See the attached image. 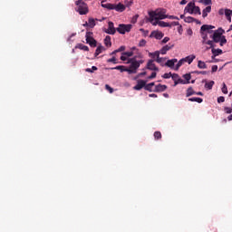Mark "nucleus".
I'll use <instances>...</instances> for the list:
<instances>
[{"label":"nucleus","mask_w":232,"mask_h":232,"mask_svg":"<svg viewBox=\"0 0 232 232\" xmlns=\"http://www.w3.org/2000/svg\"><path fill=\"white\" fill-rule=\"evenodd\" d=\"M149 21H160L162 19H168V14H166V9H156L149 13Z\"/></svg>","instance_id":"1"},{"label":"nucleus","mask_w":232,"mask_h":232,"mask_svg":"<svg viewBox=\"0 0 232 232\" xmlns=\"http://www.w3.org/2000/svg\"><path fill=\"white\" fill-rule=\"evenodd\" d=\"M128 63L130 64V66L129 68H127V72L129 73V75H131L133 73H137V70H139V68H140V65L144 63V60L137 61V59L135 58H130Z\"/></svg>","instance_id":"2"},{"label":"nucleus","mask_w":232,"mask_h":232,"mask_svg":"<svg viewBox=\"0 0 232 232\" xmlns=\"http://www.w3.org/2000/svg\"><path fill=\"white\" fill-rule=\"evenodd\" d=\"M75 5L77 6L76 12L80 14V15H86L88 14V5L82 0H78L75 2Z\"/></svg>","instance_id":"3"},{"label":"nucleus","mask_w":232,"mask_h":232,"mask_svg":"<svg viewBox=\"0 0 232 232\" xmlns=\"http://www.w3.org/2000/svg\"><path fill=\"white\" fill-rule=\"evenodd\" d=\"M131 28H133V25L130 24H120L119 26L116 28V32H119L121 35H124V34L131 32Z\"/></svg>","instance_id":"4"},{"label":"nucleus","mask_w":232,"mask_h":232,"mask_svg":"<svg viewBox=\"0 0 232 232\" xmlns=\"http://www.w3.org/2000/svg\"><path fill=\"white\" fill-rule=\"evenodd\" d=\"M92 35H93V33L92 32H87L85 34L86 37V43L87 44H90V46H92V48L97 47V40L93 39V37H92Z\"/></svg>","instance_id":"5"},{"label":"nucleus","mask_w":232,"mask_h":232,"mask_svg":"<svg viewBox=\"0 0 232 232\" xmlns=\"http://www.w3.org/2000/svg\"><path fill=\"white\" fill-rule=\"evenodd\" d=\"M117 33V29L115 28L113 22L108 23V29L105 30V34H109V35H115Z\"/></svg>","instance_id":"6"},{"label":"nucleus","mask_w":232,"mask_h":232,"mask_svg":"<svg viewBox=\"0 0 232 232\" xmlns=\"http://www.w3.org/2000/svg\"><path fill=\"white\" fill-rule=\"evenodd\" d=\"M213 28L215 26L209 24H203L200 28V32H205V34H213Z\"/></svg>","instance_id":"7"},{"label":"nucleus","mask_w":232,"mask_h":232,"mask_svg":"<svg viewBox=\"0 0 232 232\" xmlns=\"http://www.w3.org/2000/svg\"><path fill=\"white\" fill-rule=\"evenodd\" d=\"M147 70H150L151 72H159L157 65L153 60H150L147 63Z\"/></svg>","instance_id":"8"},{"label":"nucleus","mask_w":232,"mask_h":232,"mask_svg":"<svg viewBox=\"0 0 232 232\" xmlns=\"http://www.w3.org/2000/svg\"><path fill=\"white\" fill-rule=\"evenodd\" d=\"M146 86V81L144 80H139L137 84L133 87V90H136L137 92L142 90Z\"/></svg>","instance_id":"9"},{"label":"nucleus","mask_w":232,"mask_h":232,"mask_svg":"<svg viewBox=\"0 0 232 232\" xmlns=\"http://www.w3.org/2000/svg\"><path fill=\"white\" fill-rule=\"evenodd\" d=\"M150 37H155V39L160 40L164 37V33L160 31H153L151 32Z\"/></svg>","instance_id":"10"},{"label":"nucleus","mask_w":232,"mask_h":232,"mask_svg":"<svg viewBox=\"0 0 232 232\" xmlns=\"http://www.w3.org/2000/svg\"><path fill=\"white\" fill-rule=\"evenodd\" d=\"M194 6H195V2H190V3H188V4L186 5L185 9H184L185 14H186V13H187V14H193V8H194Z\"/></svg>","instance_id":"11"},{"label":"nucleus","mask_w":232,"mask_h":232,"mask_svg":"<svg viewBox=\"0 0 232 232\" xmlns=\"http://www.w3.org/2000/svg\"><path fill=\"white\" fill-rule=\"evenodd\" d=\"M175 45L174 44H169L165 46H163L160 50V53L161 55H166V53H168V52H169V50H171V48H173Z\"/></svg>","instance_id":"12"},{"label":"nucleus","mask_w":232,"mask_h":232,"mask_svg":"<svg viewBox=\"0 0 232 232\" xmlns=\"http://www.w3.org/2000/svg\"><path fill=\"white\" fill-rule=\"evenodd\" d=\"M166 90H168V86L167 85H162V84H158L155 86V90H153V92H155L156 93H159L160 92H166Z\"/></svg>","instance_id":"13"},{"label":"nucleus","mask_w":232,"mask_h":232,"mask_svg":"<svg viewBox=\"0 0 232 232\" xmlns=\"http://www.w3.org/2000/svg\"><path fill=\"white\" fill-rule=\"evenodd\" d=\"M202 82H205L206 90H213V86H215L214 81L208 82L206 80H203Z\"/></svg>","instance_id":"14"},{"label":"nucleus","mask_w":232,"mask_h":232,"mask_svg":"<svg viewBox=\"0 0 232 232\" xmlns=\"http://www.w3.org/2000/svg\"><path fill=\"white\" fill-rule=\"evenodd\" d=\"M222 34L218 33V32H214L213 35H212V39L214 41V43H220V39H221Z\"/></svg>","instance_id":"15"},{"label":"nucleus","mask_w":232,"mask_h":232,"mask_svg":"<svg viewBox=\"0 0 232 232\" xmlns=\"http://www.w3.org/2000/svg\"><path fill=\"white\" fill-rule=\"evenodd\" d=\"M114 10H116V12H124V10H126V5L119 3L118 5H114Z\"/></svg>","instance_id":"16"},{"label":"nucleus","mask_w":232,"mask_h":232,"mask_svg":"<svg viewBox=\"0 0 232 232\" xmlns=\"http://www.w3.org/2000/svg\"><path fill=\"white\" fill-rule=\"evenodd\" d=\"M104 50H106V48H104V46L99 45L96 48V51L94 53V57H97L98 55H101V53H102V52H104Z\"/></svg>","instance_id":"17"},{"label":"nucleus","mask_w":232,"mask_h":232,"mask_svg":"<svg viewBox=\"0 0 232 232\" xmlns=\"http://www.w3.org/2000/svg\"><path fill=\"white\" fill-rule=\"evenodd\" d=\"M75 48L78 50H83V52H90V48L82 44H77Z\"/></svg>","instance_id":"18"},{"label":"nucleus","mask_w":232,"mask_h":232,"mask_svg":"<svg viewBox=\"0 0 232 232\" xmlns=\"http://www.w3.org/2000/svg\"><path fill=\"white\" fill-rule=\"evenodd\" d=\"M175 63H178V60L175 58L168 60L167 63H165V66H168L169 68H173L175 66Z\"/></svg>","instance_id":"19"},{"label":"nucleus","mask_w":232,"mask_h":232,"mask_svg":"<svg viewBox=\"0 0 232 232\" xmlns=\"http://www.w3.org/2000/svg\"><path fill=\"white\" fill-rule=\"evenodd\" d=\"M196 57L197 56H195V54H191V55H188V56L183 58V60H185V63L191 64V63H193V61H195Z\"/></svg>","instance_id":"20"},{"label":"nucleus","mask_w":232,"mask_h":232,"mask_svg":"<svg viewBox=\"0 0 232 232\" xmlns=\"http://www.w3.org/2000/svg\"><path fill=\"white\" fill-rule=\"evenodd\" d=\"M211 13V5H208L205 9H203L202 11V17L204 19H206V16L208 15V14Z\"/></svg>","instance_id":"21"},{"label":"nucleus","mask_w":232,"mask_h":232,"mask_svg":"<svg viewBox=\"0 0 232 232\" xmlns=\"http://www.w3.org/2000/svg\"><path fill=\"white\" fill-rule=\"evenodd\" d=\"M212 59H215V57H217L218 55H221L222 53V49H215V48H212Z\"/></svg>","instance_id":"22"},{"label":"nucleus","mask_w":232,"mask_h":232,"mask_svg":"<svg viewBox=\"0 0 232 232\" xmlns=\"http://www.w3.org/2000/svg\"><path fill=\"white\" fill-rule=\"evenodd\" d=\"M104 44L107 46V48H111V36L107 35L104 39Z\"/></svg>","instance_id":"23"},{"label":"nucleus","mask_w":232,"mask_h":232,"mask_svg":"<svg viewBox=\"0 0 232 232\" xmlns=\"http://www.w3.org/2000/svg\"><path fill=\"white\" fill-rule=\"evenodd\" d=\"M102 8H107V10H115V4H102Z\"/></svg>","instance_id":"24"},{"label":"nucleus","mask_w":232,"mask_h":232,"mask_svg":"<svg viewBox=\"0 0 232 232\" xmlns=\"http://www.w3.org/2000/svg\"><path fill=\"white\" fill-rule=\"evenodd\" d=\"M153 86H155V82H150L148 84L145 83L144 90H146L147 92H153Z\"/></svg>","instance_id":"25"},{"label":"nucleus","mask_w":232,"mask_h":232,"mask_svg":"<svg viewBox=\"0 0 232 232\" xmlns=\"http://www.w3.org/2000/svg\"><path fill=\"white\" fill-rule=\"evenodd\" d=\"M95 21H99L98 19H93V18H89L88 23H89V28H95Z\"/></svg>","instance_id":"26"},{"label":"nucleus","mask_w":232,"mask_h":232,"mask_svg":"<svg viewBox=\"0 0 232 232\" xmlns=\"http://www.w3.org/2000/svg\"><path fill=\"white\" fill-rule=\"evenodd\" d=\"M111 70H119L120 72H128V68H126L124 65H118L116 67L111 68Z\"/></svg>","instance_id":"27"},{"label":"nucleus","mask_w":232,"mask_h":232,"mask_svg":"<svg viewBox=\"0 0 232 232\" xmlns=\"http://www.w3.org/2000/svg\"><path fill=\"white\" fill-rule=\"evenodd\" d=\"M198 68H199V70H206V68H208V65L206 64V63L199 60L198 62Z\"/></svg>","instance_id":"28"},{"label":"nucleus","mask_w":232,"mask_h":232,"mask_svg":"<svg viewBox=\"0 0 232 232\" xmlns=\"http://www.w3.org/2000/svg\"><path fill=\"white\" fill-rule=\"evenodd\" d=\"M196 92H194L193 87H188L186 92V97H191V95H195Z\"/></svg>","instance_id":"29"},{"label":"nucleus","mask_w":232,"mask_h":232,"mask_svg":"<svg viewBox=\"0 0 232 232\" xmlns=\"http://www.w3.org/2000/svg\"><path fill=\"white\" fill-rule=\"evenodd\" d=\"M159 26H161V28H171L169 23H166L164 21H160Z\"/></svg>","instance_id":"30"},{"label":"nucleus","mask_w":232,"mask_h":232,"mask_svg":"<svg viewBox=\"0 0 232 232\" xmlns=\"http://www.w3.org/2000/svg\"><path fill=\"white\" fill-rule=\"evenodd\" d=\"M225 15L229 23H231V9H225Z\"/></svg>","instance_id":"31"},{"label":"nucleus","mask_w":232,"mask_h":232,"mask_svg":"<svg viewBox=\"0 0 232 232\" xmlns=\"http://www.w3.org/2000/svg\"><path fill=\"white\" fill-rule=\"evenodd\" d=\"M192 12H193V14H198V15L202 14V13L200 12V7L195 5V4H194V8H193Z\"/></svg>","instance_id":"32"},{"label":"nucleus","mask_w":232,"mask_h":232,"mask_svg":"<svg viewBox=\"0 0 232 232\" xmlns=\"http://www.w3.org/2000/svg\"><path fill=\"white\" fill-rule=\"evenodd\" d=\"M150 57H152L153 59H159V57H160V52L156 51L154 53H150Z\"/></svg>","instance_id":"33"},{"label":"nucleus","mask_w":232,"mask_h":232,"mask_svg":"<svg viewBox=\"0 0 232 232\" xmlns=\"http://www.w3.org/2000/svg\"><path fill=\"white\" fill-rule=\"evenodd\" d=\"M195 21H197V19L192 16H187L184 18L185 23H195Z\"/></svg>","instance_id":"34"},{"label":"nucleus","mask_w":232,"mask_h":232,"mask_svg":"<svg viewBox=\"0 0 232 232\" xmlns=\"http://www.w3.org/2000/svg\"><path fill=\"white\" fill-rule=\"evenodd\" d=\"M154 139H155V140H160V139H162V133H160V131H155Z\"/></svg>","instance_id":"35"},{"label":"nucleus","mask_w":232,"mask_h":232,"mask_svg":"<svg viewBox=\"0 0 232 232\" xmlns=\"http://www.w3.org/2000/svg\"><path fill=\"white\" fill-rule=\"evenodd\" d=\"M200 34L203 39L202 43H206V41H208V33H205L204 31H200Z\"/></svg>","instance_id":"36"},{"label":"nucleus","mask_w":232,"mask_h":232,"mask_svg":"<svg viewBox=\"0 0 232 232\" xmlns=\"http://www.w3.org/2000/svg\"><path fill=\"white\" fill-rule=\"evenodd\" d=\"M199 3H202V5H205V6H209V5L213 4L211 0H199Z\"/></svg>","instance_id":"37"},{"label":"nucleus","mask_w":232,"mask_h":232,"mask_svg":"<svg viewBox=\"0 0 232 232\" xmlns=\"http://www.w3.org/2000/svg\"><path fill=\"white\" fill-rule=\"evenodd\" d=\"M98 68L97 66H92L91 69L87 68L85 69V72H87L88 73H93V72H97Z\"/></svg>","instance_id":"38"},{"label":"nucleus","mask_w":232,"mask_h":232,"mask_svg":"<svg viewBox=\"0 0 232 232\" xmlns=\"http://www.w3.org/2000/svg\"><path fill=\"white\" fill-rule=\"evenodd\" d=\"M183 79H185V82H189L191 81V74L190 73H186L183 75Z\"/></svg>","instance_id":"39"},{"label":"nucleus","mask_w":232,"mask_h":232,"mask_svg":"<svg viewBox=\"0 0 232 232\" xmlns=\"http://www.w3.org/2000/svg\"><path fill=\"white\" fill-rule=\"evenodd\" d=\"M184 63H186V60H184V58H182L181 60H179L176 65V70H179V68H180V66H182V64H184Z\"/></svg>","instance_id":"40"},{"label":"nucleus","mask_w":232,"mask_h":232,"mask_svg":"<svg viewBox=\"0 0 232 232\" xmlns=\"http://www.w3.org/2000/svg\"><path fill=\"white\" fill-rule=\"evenodd\" d=\"M214 41L208 40V41H205V43H203V44H208V46H210V48H215V44H213Z\"/></svg>","instance_id":"41"},{"label":"nucleus","mask_w":232,"mask_h":232,"mask_svg":"<svg viewBox=\"0 0 232 232\" xmlns=\"http://www.w3.org/2000/svg\"><path fill=\"white\" fill-rule=\"evenodd\" d=\"M220 46H224L226 43H227V40L226 39V36H222L221 39H219Z\"/></svg>","instance_id":"42"},{"label":"nucleus","mask_w":232,"mask_h":232,"mask_svg":"<svg viewBox=\"0 0 232 232\" xmlns=\"http://www.w3.org/2000/svg\"><path fill=\"white\" fill-rule=\"evenodd\" d=\"M221 92H222V93L227 95V85H226V83H223V87L221 88Z\"/></svg>","instance_id":"43"},{"label":"nucleus","mask_w":232,"mask_h":232,"mask_svg":"<svg viewBox=\"0 0 232 232\" xmlns=\"http://www.w3.org/2000/svg\"><path fill=\"white\" fill-rule=\"evenodd\" d=\"M190 82H186L185 80H182L181 78L178 79V84H189Z\"/></svg>","instance_id":"44"},{"label":"nucleus","mask_w":232,"mask_h":232,"mask_svg":"<svg viewBox=\"0 0 232 232\" xmlns=\"http://www.w3.org/2000/svg\"><path fill=\"white\" fill-rule=\"evenodd\" d=\"M107 63H113V64H117V58L113 56L112 58L108 59Z\"/></svg>","instance_id":"45"},{"label":"nucleus","mask_w":232,"mask_h":232,"mask_svg":"<svg viewBox=\"0 0 232 232\" xmlns=\"http://www.w3.org/2000/svg\"><path fill=\"white\" fill-rule=\"evenodd\" d=\"M171 72H166L162 75L163 79H169L171 78Z\"/></svg>","instance_id":"46"},{"label":"nucleus","mask_w":232,"mask_h":232,"mask_svg":"<svg viewBox=\"0 0 232 232\" xmlns=\"http://www.w3.org/2000/svg\"><path fill=\"white\" fill-rule=\"evenodd\" d=\"M105 89L110 92L113 93V88H111L109 84L105 85Z\"/></svg>","instance_id":"47"},{"label":"nucleus","mask_w":232,"mask_h":232,"mask_svg":"<svg viewBox=\"0 0 232 232\" xmlns=\"http://www.w3.org/2000/svg\"><path fill=\"white\" fill-rule=\"evenodd\" d=\"M139 46L140 47L146 46V40H144V39L140 40V43H139Z\"/></svg>","instance_id":"48"},{"label":"nucleus","mask_w":232,"mask_h":232,"mask_svg":"<svg viewBox=\"0 0 232 232\" xmlns=\"http://www.w3.org/2000/svg\"><path fill=\"white\" fill-rule=\"evenodd\" d=\"M122 55H126L127 57H132L133 52H125V53H122Z\"/></svg>","instance_id":"49"},{"label":"nucleus","mask_w":232,"mask_h":232,"mask_svg":"<svg viewBox=\"0 0 232 232\" xmlns=\"http://www.w3.org/2000/svg\"><path fill=\"white\" fill-rule=\"evenodd\" d=\"M171 78H172V80L173 81H179V74H177V73H173V74H171V76H170Z\"/></svg>","instance_id":"50"},{"label":"nucleus","mask_w":232,"mask_h":232,"mask_svg":"<svg viewBox=\"0 0 232 232\" xmlns=\"http://www.w3.org/2000/svg\"><path fill=\"white\" fill-rule=\"evenodd\" d=\"M155 77H157V72H151V75L148 76V79L150 81H151V79H155Z\"/></svg>","instance_id":"51"},{"label":"nucleus","mask_w":232,"mask_h":232,"mask_svg":"<svg viewBox=\"0 0 232 232\" xmlns=\"http://www.w3.org/2000/svg\"><path fill=\"white\" fill-rule=\"evenodd\" d=\"M226 98H224V96H220L218 98V102L220 104V102H225Z\"/></svg>","instance_id":"52"},{"label":"nucleus","mask_w":232,"mask_h":232,"mask_svg":"<svg viewBox=\"0 0 232 232\" xmlns=\"http://www.w3.org/2000/svg\"><path fill=\"white\" fill-rule=\"evenodd\" d=\"M124 50H126V46H124V45H121L119 49H116L118 53H119V52H124Z\"/></svg>","instance_id":"53"},{"label":"nucleus","mask_w":232,"mask_h":232,"mask_svg":"<svg viewBox=\"0 0 232 232\" xmlns=\"http://www.w3.org/2000/svg\"><path fill=\"white\" fill-rule=\"evenodd\" d=\"M150 23H151V24H152L153 26H157V24H159V23H160V21H159V20H153L152 22L150 21Z\"/></svg>","instance_id":"54"},{"label":"nucleus","mask_w":232,"mask_h":232,"mask_svg":"<svg viewBox=\"0 0 232 232\" xmlns=\"http://www.w3.org/2000/svg\"><path fill=\"white\" fill-rule=\"evenodd\" d=\"M225 111H226V113H231L232 112V109L230 108V107H225Z\"/></svg>","instance_id":"55"},{"label":"nucleus","mask_w":232,"mask_h":232,"mask_svg":"<svg viewBox=\"0 0 232 232\" xmlns=\"http://www.w3.org/2000/svg\"><path fill=\"white\" fill-rule=\"evenodd\" d=\"M169 37H165L162 41H161V44H166V43H169Z\"/></svg>","instance_id":"56"},{"label":"nucleus","mask_w":232,"mask_h":232,"mask_svg":"<svg viewBox=\"0 0 232 232\" xmlns=\"http://www.w3.org/2000/svg\"><path fill=\"white\" fill-rule=\"evenodd\" d=\"M167 19H176L177 21H179V17L175 15H167Z\"/></svg>","instance_id":"57"},{"label":"nucleus","mask_w":232,"mask_h":232,"mask_svg":"<svg viewBox=\"0 0 232 232\" xmlns=\"http://www.w3.org/2000/svg\"><path fill=\"white\" fill-rule=\"evenodd\" d=\"M146 72H140L137 76H136V79H139L140 77H144V75H146Z\"/></svg>","instance_id":"58"},{"label":"nucleus","mask_w":232,"mask_h":232,"mask_svg":"<svg viewBox=\"0 0 232 232\" xmlns=\"http://www.w3.org/2000/svg\"><path fill=\"white\" fill-rule=\"evenodd\" d=\"M178 32H179V35H182V32H183L182 25H180V24L179 25Z\"/></svg>","instance_id":"59"},{"label":"nucleus","mask_w":232,"mask_h":232,"mask_svg":"<svg viewBox=\"0 0 232 232\" xmlns=\"http://www.w3.org/2000/svg\"><path fill=\"white\" fill-rule=\"evenodd\" d=\"M170 27L171 26H179L180 24L179 22H172L171 24H169Z\"/></svg>","instance_id":"60"},{"label":"nucleus","mask_w":232,"mask_h":232,"mask_svg":"<svg viewBox=\"0 0 232 232\" xmlns=\"http://www.w3.org/2000/svg\"><path fill=\"white\" fill-rule=\"evenodd\" d=\"M121 61H128V56L122 54V55L121 56Z\"/></svg>","instance_id":"61"},{"label":"nucleus","mask_w":232,"mask_h":232,"mask_svg":"<svg viewBox=\"0 0 232 232\" xmlns=\"http://www.w3.org/2000/svg\"><path fill=\"white\" fill-rule=\"evenodd\" d=\"M217 70H218V65H213L212 66V72H217Z\"/></svg>","instance_id":"62"},{"label":"nucleus","mask_w":232,"mask_h":232,"mask_svg":"<svg viewBox=\"0 0 232 232\" xmlns=\"http://www.w3.org/2000/svg\"><path fill=\"white\" fill-rule=\"evenodd\" d=\"M162 61H164V58H160V56L156 59L159 63H162Z\"/></svg>","instance_id":"63"},{"label":"nucleus","mask_w":232,"mask_h":232,"mask_svg":"<svg viewBox=\"0 0 232 232\" xmlns=\"http://www.w3.org/2000/svg\"><path fill=\"white\" fill-rule=\"evenodd\" d=\"M204 100H202V98H196V102H198V104H200L201 102H203Z\"/></svg>","instance_id":"64"}]
</instances>
